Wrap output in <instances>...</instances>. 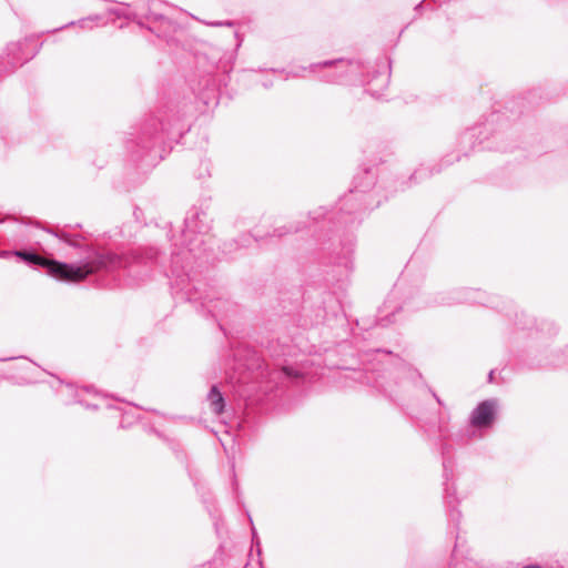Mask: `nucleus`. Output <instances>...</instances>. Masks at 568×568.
I'll return each instance as SVG.
<instances>
[{"label": "nucleus", "instance_id": "obj_24", "mask_svg": "<svg viewBox=\"0 0 568 568\" xmlns=\"http://www.w3.org/2000/svg\"><path fill=\"white\" fill-rule=\"evenodd\" d=\"M422 173H423V171H422V170H418V171L414 172V173L410 175L409 180H417V176H418V175H420Z\"/></svg>", "mask_w": 568, "mask_h": 568}, {"label": "nucleus", "instance_id": "obj_25", "mask_svg": "<svg viewBox=\"0 0 568 568\" xmlns=\"http://www.w3.org/2000/svg\"><path fill=\"white\" fill-rule=\"evenodd\" d=\"M450 516H452V518H453V519H455V518H456V519H458V518H459V516H460V513L454 509V510L452 511Z\"/></svg>", "mask_w": 568, "mask_h": 568}, {"label": "nucleus", "instance_id": "obj_22", "mask_svg": "<svg viewBox=\"0 0 568 568\" xmlns=\"http://www.w3.org/2000/svg\"><path fill=\"white\" fill-rule=\"evenodd\" d=\"M176 278H180V275H179V274H176ZM183 283H184V278H181L180 281H179V280H176V281H175V284H174V285H172V288H175V286H176V287H180V286L182 287V286H184V285H183Z\"/></svg>", "mask_w": 568, "mask_h": 568}, {"label": "nucleus", "instance_id": "obj_4", "mask_svg": "<svg viewBox=\"0 0 568 568\" xmlns=\"http://www.w3.org/2000/svg\"><path fill=\"white\" fill-rule=\"evenodd\" d=\"M320 69H327L320 79L321 81L335 84H353L362 82L361 74L363 65L358 61L336 59L311 63L307 67H298L287 73V78H302L304 72L316 73Z\"/></svg>", "mask_w": 568, "mask_h": 568}, {"label": "nucleus", "instance_id": "obj_21", "mask_svg": "<svg viewBox=\"0 0 568 568\" xmlns=\"http://www.w3.org/2000/svg\"><path fill=\"white\" fill-rule=\"evenodd\" d=\"M283 371H284L285 375H287L290 377H292V376L297 377V374H295L294 369L291 367H284Z\"/></svg>", "mask_w": 568, "mask_h": 568}, {"label": "nucleus", "instance_id": "obj_23", "mask_svg": "<svg viewBox=\"0 0 568 568\" xmlns=\"http://www.w3.org/2000/svg\"><path fill=\"white\" fill-rule=\"evenodd\" d=\"M405 307L408 308V310H415V308H419V304L415 305L410 302H405Z\"/></svg>", "mask_w": 568, "mask_h": 568}, {"label": "nucleus", "instance_id": "obj_12", "mask_svg": "<svg viewBox=\"0 0 568 568\" xmlns=\"http://www.w3.org/2000/svg\"><path fill=\"white\" fill-rule=\"evenodd\" d=\"M478 134L483 133L481 126H475L466 130L460 136V143L471 142V140Z\"/></svg>", "mask_w": 568, "mask_h": 568}, {"label": "nucleus", "instance_id": "obj_9", "mask_svg": "<svg viewBox=\"0 0 568 568\" xmlns=\"http://www.w3.org/2000/svg\"><path fill=\"white\" fill-rule=\"evenodd\" d=\"M207 400L210 403L211 410L220 415L224 412L225 402L222 393L216 385H213L207 394Z\"/></svg>", "mask_w": 568, "mask_h": 568}, {"label": "nucleus", "instance_id": "obj_15", "mask_svg": "<svg viewBox=\"0 0 568 568\" xmlns=\"http://www.w3.org/2000/svg\"><path fill=\"white\" fill-rule=\"evenodd\" d=\"M55 236H58L59 239H61L63 242H65L67 244L71 245V246H78V242L72 239L69 234L67 233H61V234H57L54 233Z\"/></svg>", "mask_w": 568, "mask_h": 568}, {"label": "nucleus", "instance_id": "obj_3", "mask_svg": "<svg viewBox=\"0 0 568 568\" xmlns=\"http://www.w3.org/2000/svg\"><path fill=\"white\" fill-rule=\"evenodd\" d=\"M183 132L184 125L180 119L171 121L152 116L142 125L136 141H131L128 148L138 156L154 163L162 159L163 145L181 136Z\"/></svg>", "mask_w": 568, "mask_h": 568}, {"label": "nucleus", "instance_id": "obj_29", "mask_svg": "<svg viewBox=\"0 0 568 568\" xmlns=\"http://www.w3.org/2000/svg\"><path fill=\"white\" fill-rule=\"evenodd\" d=\"M87 408H92V409H95L98 406L97 405H90V404H87L85 405Z\"/></svg>", "mask_w": 568, "mask_h": 568}, {"label": "nucleus", "instance_id": "obj_2", "mask_svg": "<svg viewBox=\"0 0 568 568\" xmlns=\"http://www.w3.org/2000/svg\"><path fill=\"white\" fill-rule=\"evenodd\" d=\"M13 254L29 265L48 270L57 280L64 282H81L99 271H114L125 265L124 260L112 252H94L80 265L45 258L34 252L14 251Z\"/></svg>", "mask_w": 568, "mask_h": 568}, {"label": "nucleus", "instance_id": "obj_20", "mask_svg": "<svg viewBox=\"0 0 568 568\" xmlns=\"http://www.w3.org/2000/svg\"><path fill=\"white\" fill-rule=\"evenodd\" d=\"M457 295L458 296L453 300L454 303H462V302L469 301L468 297L464 296V292H457Z\"/></svg>", "mask_w": 568, "mask_h": 568}, {"label": "nucleus", "instance_id": "obj_1", "mask_svg": "<svg viewBox=\"0 0 568 568\" xmlns=\"http://www.w3.org/2000/svg\"><path fill=\"white\" fill-rule=\"evenodd\" d=\"M378 168H367L354 178V187L343 195L333 210L318 206L308 213V221L317 224L327 220L332 225L329 230L339 232L348 230L361 222L362 214L367 210L377 207L382 202V183H377Z\"/></svg>", "mask_w": 568, "mask_h": 568}, {"label": "nucleus", "instance_id": "obj_13", "mask_svg": "<svg viewBox=\"0 0 568 568\" xmlns=\"http://www.w3.org/2000/svg\"><path fill=\"white\" fill-rule=\"evenodd\" d=\"M301 230H302V227L300 226V224H297L294 227L293 226H290V227H287V226L277 227L275 230V233H276L277 236H283V235L287 234V233L298 232Z\"/></svg>", "mask_w": 568, "mask_h": 568}, {"label": "nucleus", "instance_id": "obj_14", "mask_svg": "<svg viewBox=\"0 0 568 568\" xmlns=\"http://www.w3.org/2000/svg\"><path fill=\"white\" fill-rule=\"evenodd\" d=\"M65 390L68 395H74V403H79L81 405H84L83 400L80 398L79 392L70 384L65 385Z\"/></svg>", "mask_w": 568, "mask_h": 568}, {"label": "nucleus", "instance_id": "obj_17", "mask_svg": "<svg viewBox=\"0 0 568 568\" xmlns=\"http://www.w3.org/2000/svg\"><path fill=\"white\" fill-rule=\"evenodd\" d=\"M206 26L210 27H233L234 22L227 20V21H209L205 22Z\"/></svg>", "mask_w": 568, "mask_h": 568}, {"label": "nucleus", "instance_id": "obj_28", "mask_svg": "<svg viewBox=\"0 0 568 568\" xmlns=\"http://www.w3.org/2000/svg\"><path fill=\"white\" fill-rule=\"evenodd\" d=\"M263 87L267 89V88L272 87V82H264Z\"/></svg>", "mask_w": 568, "mask_h": 568}, {"label": "nucleus", "instance_id": "obj_31", "mask_svg": "<svg viewBox=\"0 0 568 568\" xmlns=\"http://www.w3.org/2000/svg\"><path fill=\"white\" fill-rule=\"evenodd\" d=\"M493 376H494V371H490V373L488 375V378H489L490 382L493 381Z\"/></svg>", "mask_w": 568, "mask_h": 568}, {"label": "nucleus", "instance_id": "obj_19", "mask_svg": "<svg viewBox=\"0 0 568 568\" xmlns=\"http://www.w3.org/2000/svg\"><path fill=\"white\" fill-rule=\"evenodd\" d=\"M181 290L185 291V296L187 301H196L195 294H193L190 288L182 286Z\"/></svg>", "mask_w": 568, "mask_h": 568}, {"label": "nucleus", "instance_id": "obj_11", "mask_svg": "<svg viewBox=\"0 0 568 568\" xmlns=\"http://www.w3.org/2000/svg\"><path fill=\"white\" fill-rule=\"evenodd\" d=\"M98 20H100L99 16H90V17L80 19L78 22L71 21L67 24V27L78 24L80 28H83V29L92 28V22L98 21ZM63 28H65V26L61 27L60 29H63Z\"/></svg>", "mask_w": 568, "mask_h": 568}, {"label": "nucleus", "instance_id": "obj_27", "mask_svg": "<svg viewBox=\"0 0 568 568\" xmlns=\"http://www.w3.org/2000/svg\"><path fill=\"white\" fill-rule=\"evenodd\" d=\"M8 255H10V253H9V252H6V251L0 252V256H1V257H7Z\"/></svg>", "mask_w": 568, "mask_h": 568}, {"label": "nucleus", "instance_id": "obj_7", "mask_svg": "<svg viewBox=\"0 0 568 568\" xmlns=\"http://www.w3.org/2000/svg\"><path fill=\"white\" fill-rule=\"evenodd\" d=\"M342 254L337 257V265L343 268V273L347 275L353 270V255L355 247V239L353 234L347 233L341 243Z\"/></svg>", "mask_w": 568, "mask_h": 568}, {"label": "nucleus", "instance_id": "obj_6", "mask_svg": "<svg viewBox=\"0 0 568 568\" xmlns=\"http://www.w3.org/2000/svg\"><path fill=\"white\" fill-rule=\"evenodd\" d=\"M497 408L496 398L480 402L469 415V425L478 429L489 428L496 419Z\"/></svg>", "mask_w": 568, "mask_h": 568}, {"label": "nucleus", "instance_id": "obj_26", "mask_svg": "<svg viewBox=\"0 0 568 568\" xmlns=\"http://www.w3.org/2000/svg\"><path fill=\"white\" fill-rule=\"evenodd\" d=\"M179 255H180V253H174L173 261H172L174 267H176V265L179 263V261H178Z\"/></svg>", "mask_w": 568, "mask_h": 568}, {"label": "nucleus", "instance_id": "obj_30", "mask_svg": "<svg viewBox=\"0 0 568 568\" xmlns=\"http://www.w3.org/2000/svg\"><path fill=\"white\" fill-rule=\"evenodd\" d=\"M433 395H434V397L436 398L437 403L442 405V400H440V398H439L435 393H434Z\"/></svg>", "mask_w": 568, "mask_h": 568}, {"label": "nucleus", "instance_id": "obj_18", "mask_svg": "<svg viewBox=\"0 0 568 568\" xmlns=\"http://www.w3.org/2000/svg\"><path fill=\"white\" fill-rule=\"evenodd\" d=\"M201 166L203 168L204 172L200 173V178H203L205 175H210L211 172H210V169H211V162L210 161H204L201 163Z\"/></svg>", "mask_w": 568, "mask_h": 568}, {"label": "nucleus", "instance_id": "obj_8", "mask_svg": "<svg viewBox=\"0 0 568 568\" xmlns=\"http://www.w3.org/2000/svg\"><path fill=\"white\" fill-rule=\"evenodd\" d=\"M202 310L206 311L216 321H220L230 307V303L222 298H209L207 296L201 302Z\"/></svg>", "mask_w": 568, "mask_h": 568}, {"label": "nucleus", "instance_id": "obj_10", "mask_svg": "<svg viewBox=\"0 0 568 568\" xmlns=\"http://www.w3.org/2000/svg\"><path fill=\"white\" fill-rule=\"evenodd\" d=\"M375 80L377 82V88L376 90H374L371 85V83H368V88L366 89V91L374 98L376 99H379L382 98L383 95V91L387 88L388 85V81H389V74L387 73H379L377 72L376 75H375Z\"/></svg>", "mask_w": 568, "mask_h": 568}, {"label": "nucleus", "instance_id": "obj_5", "mask_svg": "<svg viewBox=\"0 0 568 568\" xmlns=\"http://www.w3.org/2000/svg\"><path fill=\"white\" fill-rule=\"evenodd\" d=\"M210 230V220L207 213L201 207H192L185 216L184 230L182 232L183 245L187 253L197 257V251L205 243L204 236Z\"/></svg>", "mask_w": 568, "mask_h": 568}, {"label": "nucleus", "instance_id": "obj_16", "mask_svg": "<svg viewBox=\"0 0 568 568\" xmlns=\"http://www.w3.org/2000/svg\"><path fill=\"white\" fill-rule=\"evenodd\" d=\"M395 316V311H392L389 315H386L385 317H378L377 324L381 326H387L389 323H393L394 321L390 317Z\"/></svg>", "mask_w": 568, "mask_h": 568}]
</instances>
